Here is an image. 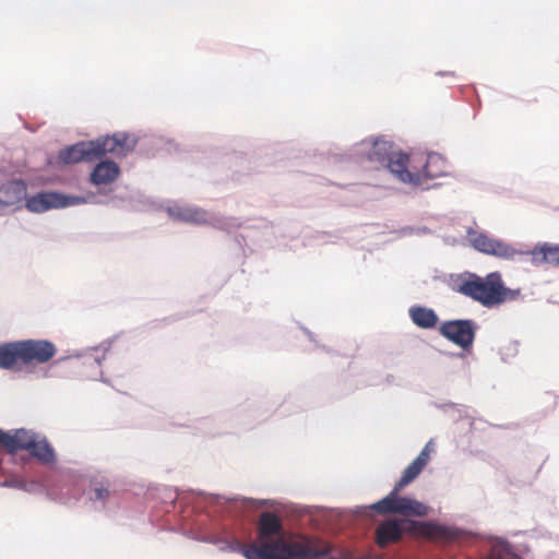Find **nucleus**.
<instances>
[{
    "label": "nucleus",
    "mask_w": 559,
    "mask_h": 559,
    "mask_svg": "<svg viewBox=\"0 0 559 559\" xmlns=\"http://www.w3.org/2000/svg\"><path fill=\"white\" fill-rule=\"evenodd\" d=\"M167 211L169 216L175 219L198 225L209 224L212 227L226 233H231L242 225L237 217L209 214L207 212L193 206L174 205L169 206Z\"/></svg>",
    "instance_id": "obj_6"
},
{
    "label": "nucleus",
    "mask_w": 559,
    "mask_h": 559,
    "mask_svg": "<svg viewBox=\"0 0 559 559\" xmlns=\"http://www.w3.org/2000/svg\"><path fill=\"white\" fill-rule=\"evenodd\" d=\"M110 347L111 341L107 340L98 346L88 347L84 350H73L68 356L58 358L53 364H60L71 358L81 359L83 366H87L93 369L92 372L86 373V377L98 380V376H103V371L100 369L102 361L106 358V353ZM99 380L106 384L109 383V380L103 377H100Z\"/></svg>",
    "instance_id": "obj_9"
},
{
    "label": "nucleus",
    "mask_w": 559,
    "mask_h": 559,
    "mask_svg": "<svg viewBox=\"0 0 559 559\" xmlns=\"http://www.w3.org/2000/svg\"><path fill=\"white\" fill-rule=\"evenodd\" d=\"M27 183L21 178L5 180L0 185V205L10 206L26 199Z\"/></svg>",
    "instance_id": "obj_14"
},
{
    "label": "nucleus",
    "mask_w": 559,
    "mask_h": 559,
    "mask_svg": "<svg viewBox=\"0 0 559 559\" xmlns=\"http://www.w3.org/2000/svg\"><path fill=\"white\" fill-rule=\"evenodd\" d=\"M408 316L417 328L424 330H432L439 322L437 312L432 308L421 305H414L409 307Z\"/></svg>",
    "instance_id": "obj_17"
},
{
    "label": "nucleus",
    "mask_w": 559,
    "mask_h": 559,
    "mask_svg": "<svg viewBox=\"0 0 559 559\" xmlns=\"http://www.w3.org/2000/svg\"><path fill=\"white\" fill-rule=\"evenodd\" d=\"M424 467L421 465H418L417 462L413 461L405 469L404 474L407 475L412 480L417 478V476L421 473Z\"/></svg>",
    "instance_id": "obj_30"
},
{
    "label": "nucleus",
    "mask_w": 559,
    "mask_h": 559,
    "mask_svg": "<svg viewBox=\"0 0 559 559\" xmlns=\"http://www.w3.org/2000/svg\"><path fill=\"white\" fill-rule=\"evenodd\" d=\"M293 512L298 516L308 518L309 523L319 528L328 526L331 530H342L358 524L359 521H368L373 513L399 514L403 519L423 518L428 515L429 507L414 498L383 497L369 506H357L350 509H329L318 506H295Z\"/></svg>",
    "instance_id": "obj_2"
},
{
    "label": "nucleus",
    "mask_w": 559,
    "mask_h": 559,
    "mask_svg": "<svg viewBox=\"0 0 559 559\" xmlns=\"http://www.w3.org/2000/svg\"><path fill=\"white\" fill-rule=\"evenodd\" d=\"M471 246L480 253L489 255L496 238L489 237L486 233L468 228L466 231Z\"/></svg>",
    "instance_id": "obj_21"
},
{
    "label": "nucleus",
    "mask_w": 559,
    "mask_h": 559,
    "mask_svg": "<svg viewBox=\"0 0 559 559\" xmlns=\"http://www.w3.org/2000/svg\"><path fill=\"white\" fill-rule=\"evenodd\" d=\"M23 364L21 341H12L0 344V368L14 369L17 361Z\"/></svg>",
    "instance_id": "obj_18"
},
{
    "label": "nucleus",
    "mask_w": 559,
    "mask_h": 559,
    "mask_svg": "<svg viewBox=\"0 0 559 559\" xmlns=\"http://www.w3.org/2000/svg\"><path fill=\"white\" fill-rule=\"evenodd\" d=\"M402 235L408 236V235H415V227L413 226H406L401 229Z\"/></svg>",
    "instance_id": "obj_33"
},
{
    "label": "nucleus",
    "mask_w": 559,
    "mask_h": 559,
    "mask_svg": "<svg viewBox=\"0 0 559 559\" xmlns=\"http://www.w3.org/2000/svg\"><path fill=\"white\" fill-rule=\"evenodd\" d=\"M519 350H520V342L519 341H509L508 343L502 345L499 349L501 360L503 362H510L518 356Z\"/></svg>",
    "instance_id": "obj_25"
},
{
    "label": "nucleus",
    "mask_w": 559,
    "mask_h": 559,
    "mask_svg": "<svg viewBox=\"0 0 559 559\" xmlns=\"http://www.w3.org/2000/svg\"><path fill=\"white\" fill-rule=\"evenodd\" d=\"M114 143L117 146V156L124 157L134 151L138 140L130 139L127 132H116L114 133Z\"/></svg>",
    "instance_id": "obj_22"
},
{
    "label": "nucleus",
    "mask_w": 559,
    "mask_h": 559,
    "mask_svg": "<svg viewBox=\"0 0 559 559\" xmlns=\"http://www.w3.org/2000/svg\"><path fill=\"white\" fill-rule=\"evenodd\" d=\"M95 159V151L91 141H80L69 145L58 153V160L64 165Z\"/></svg>",
    "instance_id": "obj_13"
},
{
    "label": "nucleus",
    "mask_w": 559,
    "mask_h": 559,
    "mask_svg": "<svg viewBox=\"0 0 559 559\" xmlns=\"http://www.w3.org/2000/svg\"><path fill=\"white\" fill-rule=\"evenodd\" d=\"M3 486H8V487H10V486H12V485H11V483H9V481H4V483H3Z\"/></svg>",
    "instance_id": "obj_38"
},
{
    "label": "nucleus",
    "mask_w": 559,
    "mask_h": 559,
    "mask_svg": "<svg viewBox=\"0 0 559 559\" xmlns=\"http://www.w3.org/2000/svg\"><path fill=\"white\" fill-rule=\"evenodd\" d=\"M436 74L440 75V76H444V75L454 76V72H447V71H438Z\"/></svg>",
    "instance_id": "obj_36"
},
{
    "label": "nucleus",
    "mask_w": 559,
    "mask_h": 559,
    "mask_svg": "<svg viewBox=\"0 0 559 559\" xmlns=\"http://www.w3.org/2000/svg\"><path fill=\"white\" fill-rule=\"evenodd\" d=\"M501 273L490 272L480 276L474 272L465 271L451 275L450 286L453 292L468 297L487 309L497 307Z\"/></svg>",
    "instance_id": "obj_5"
},
{
    "label": "nucleus",
    "mask_w": 559,
    "mask_h": 559,
    "mask_svg": "<svg viewBox=\"0 0 559 559\" xmlns=\"http://www.w3.org/2000/svg\"><path fill=\"white\" fill-rule=\"evenodd\" d=\"M429 457L430 453H428L427 450H421L414 461L417 462L418 465L425 467L429 461Z\"/></svg>",
    "instance_id": "obj_31"
},
{
    "label": "nucleus",
    "mask_w": 559,
    "mask_h": 559,
    "mask_svg": "<svg viewBox=\"0 0 559 559\" xmlns=\"http://www.w3.org/2000/svg\"><path fill=\"white\" fill-rule=\"evenodd\" d=\"M428 539L437 544H447L461 539L464 531L453 525L433 521L393 518L382 522L376 531V544L380 548L400 540L403 535Z\"/></svg>",
    "instance_id": "obj_4"
},
{
    "label": "nucleus",
    "mask_w": 559,
    "mask_h": 559,
    "mask_svg": "<svg viewBox=\"0 0 559 559\" xmlns=\"http://www.w3.org/2000/svg\"><path fill=\"white\" fill-rule=\"evenodd\" d=\"M412 481L413 480L403 473L399 481H396L394 485L393 489L385 497H400V491Z\"/></svg>",
    "instance_id": "obj_27"
},
{
    "label": "nucleus",
    "mask_w": 559,
    "mask_h": 559,
    "mask_svg": "<svg viewBox=\"0 0 559 559\" xmlns=\"http://www.w3.org/2000/svg\"><path fill=\"white\" fill-rule=\"evenodd\" d=\"M521 297V289L520 288H509L504 285L503 280H500L499 285V294H498V300L497 306H500L507 301H514Z\"/></svg>",
    "instance_id": "obj_24"
},
{
    "label": "nucleus",
    "mask_w": 559,
    "mask_h": 559,
    "mask_svg": "<svg viewBox=\"0 0 559 559\" xmlns=\"http://www.w3.org/2000/svg\"><path fill=\"white\" fill-rule=\"evenodd\" d=\"M37 437V432L25 428L11 431L0 429V444L11 454L16 453L19 450L29 452L31 449H34Z\"/></svg>",
    "instance_id": "obj_12"
},
{
    "label": "nucleus",
    "mask_w": 559,
    "mask_h": 559,
    "mask_svg": "<svg viewBox=\"0 0 559 559\" xmlns=\"http://www.w3.org/2000/svg\"><path fill=\"white\" fill-rule=\"evenodd\" d=\"M429 234H432V230L427 226L415 227V235L417 236H424Z\"/></svg>",
    "instance_id": "obj_32"
},
{
    "label": "nucleus",
    "mask_w": 559,
    "mask_h": 559,
    "mask_svg": "<svg viewBox=\"0 0 559 559\" xmlns=\"http://www.w3.org/2000/svg\"><path fill=\"white\" fill-rule=\"evenodd\" d=\"M120 174L118 164L110 159L98 162L90 175V181L94 186L109 185L114 182Z\"/></svg>",
    "instance_id": "obj_16"
},
{
    "label": "nucleus",
    "mask_w": 559,
    "mask_h": 559,
    "mask_svg": "<svg viewBox=\"0 0 559 559\" xmlns=\"http://www.w3.org/2000/svg\"><path fill=\"white\" fill-rule=\"evenodd\" d=\"M213 424L214 419L212 418H201L198 420V429L204 435L214 436L217 432L213 431Z\"/></svg>",
    "instance_id": "obj_29"
},
{
    "label": "nucleus",
    "mask_w": 559,
    "mask_h": 559,
    "mask_svg": "<svg viewBox=\"0 0 559 559\" xmlns=\"http://www.w3.org/2000/svg\"><path fill=\"white\" fill-rule=\"evenodd\" d=\"M412 481L413 480L403 473L399 481H396L394 485L393 489L385 497H400V491Z\"/></svg>",
    "instance_id": "obj_28"
},
{
    "label": "nucleus",
    "mask_w": 559,
    "mask_h": 559,
    "mask_svg": "<svg viewBox=\"0 0 559 559\" xmlns=\"http://www.w3.org/2000/svg\"><path fill=\"white\" fill-rule=\"evenodd\" d=\"M23 354V365L36 362L39 365L51 360L57 354V347L53 342L45 338L21 340Z\"/></svg>",
    "instance_id": "obj_11"
},
{
    "label": "nucleus",
    "mask_w": 559,
    "mask_h": 559,
    "mask_svg": "<svg viewBox=\"0 0 559 559\" xmlns=\"http://www.w3.org/2000/svg\"><path fill=\"white\" fill-rule=\"evenodd\" d=\"M477 330L478 324L473 319L443 321L439 326V333L463 349V352L460 353H447V356L463 358L465 356L464 352H471Z\"/></svg>",
    "instance_id": "obj_7"
},
{
    "label": "nucleus",
    "mask_w": 559,
    "mask_h": 559,
    "mask_svg": "<svg viewBox=\"0 0 559 559\" xmlns=\"http://www.w3.org/2000/svg\"><path fill=\"white\" fill-rule=\"evenodd\" d=\"M29 454L44 464H52L56 461L55 449L48 442L46 437L39 438L38 436L35 439V447L29 450Z\"/></svg>",
    "instance_id": "obj_20"
},
{
    "label": "nucleus",
    "mask_w": 559,
    "mask_h": 559,
    "mask_svg": "<svg viewBox=\"0 0 559 559\" xmlns=\"http://www.w3.org/2000/svg\"><path fill=\"white\" fill-rule=\"evenodd\" d=\"M525 255L532 257L534 265L547 263L559 267V243L538 242L534 248L527 249Z\"/></svg>",
    "instance_id": "obj_15"
},
{
    "label": "nucleus",
    "mask_w": 559,
    "mask_h": 559,
    "mask_svg": "<svg viewBox=\"0 0 559 559\" xmlns=\"http://www.w3.org/2000/svg\"><path fill=\"white\" fill-rule=\"evenodd\" d=\"M525 251L526 250L516 249L511 243L496 238L489 255L502 260L514 261L518 257L525 255Z\"/></svg>",
    "instance_id": "obj_19"
},
{
    "label": "nucleus",
    "mask_w": 559,
    "mask_h": 559,
    "mask_svg": "<svg viewBox=\"0 0 559 559\" xmlns=\"http://www.w3.org/2000/svg\"><path fill=\"white\" fill-rule=\"evenodd\" d=\"M183 501L181 534L221 551L241 554L246 559H338V555H332L336 547L321 538H309L305 545L292 544L281 516L271 511L260 514L254 540L240 542L235 523L252 511L273 507L271 500L191 491Z\"/></svg>",
    "instance_id": "obj_1"
},
{
    "label": "nucleus",
    "mask_w": 559,
    "mask_h": 559,
    "mask_svg": "<svg viewBox=\"0 0 559 559\" xmlns=\"http://www.w3.org/2000/svg\"><path fill=\"white\" fill-rule=\"evenodd\" d=\"M302 330H304V332L308 335V337H309V340H310L311 342H316V340H314V335H313V333H312V332H310V331H309L308 329H306V328H302Z\"/></svg>",
    "instance_id": "obj_35"
},
{
    "label": "nucleus",
    "mask_w": 559,
    "mask_h": 559,
    "mask_svg": "<svg viewBox=\"0 0 559 559\" xmlns=\"http://www.w3.org/2000/svg\"><path fill=\"white\" fill-rule=\"evenodd\" d=\"M445 412L451 411L453 414H456L455 420L463 419L468 416V408L462 404L449 403L442 405Z\"/></svg>",
    "instance_id": "obj_26"
},
{
    "label": "nucleus",
    "mask_w": 559,
    "mask_h": 559,
    "mask_svg": "<svg viewBox=\"0 0 559 559\" xmlns=\"http://www.w3.org/2000/svg\"><path fill=\"white\" fill-rule=\"evenodd\" d=\"M93 143V148L95 151V159L99 158L106 153H112L117 155V146L114 143V134L98 138L95 141H91Z\"/></svg>",
    "instance_id": "obj_23"
},
{
    "label": "nucleus",
    "mask_w": 559,
    "mask_h": 559,
    "mask_svg": "<svg viewBox=\"0 0 559 559\" xmlns=\"http://www.w3.org/2000/svg\"><path fill=\"white\" fill-rule=\"evenodd\" d=\"M83 495L90 508L99 512L114 506L118 500V493L114 485L103 476L92 478Z\"/></svg>",
    "instance_id": "obj_10"
},
{
    "label": "nucleus",
    "mask_w": 559,
    "mask_h": 559,
    "mask_svg": "<svg viewBox=\"0 0 559 559\" xmlns=\"http://www.w3.org/2000/svg\"><path fill=\"white\" fill-rule=\"evenodd\" d=\"M87 203L83 195L67 194L58 191H40L26 199L25 206L32 213H45L50 210L66 209Z\"/></svg>",
    "instance_id": "obj_8"
},
{
    "label": "nucleus",
    "mask_w": 559,
    "mask_h": 559,
    "mask_svg": "<svg viewBox=\"0 0 559 559\" xmlns=\"http://www.w3.org/2000/svg\"><path fill=\"white\" fill-rule=\"evenodd\" d=\"M423 450H427L428 453H430L432 450H433V441L432 440H429L425 447L423 448Z\"/></svg>",
    "instance_id": "obj_34"
},
{
    "label": "nucleus",
    "mask_w": 559,
    "mask_h": 559,
    "mask_svg": "<svg viewBox=\"0 0 559 559\" xmlns=\"http://www.w3.org/2000/svg\"><path fill=\"white\" fill-rule=\"evenodd\" d=\"M335 159L340 162H352L367 168L388 169L401 182L411 183L420 191L439 188V182L430 183L440 174H433L429 170V165H425L420 173H412L407 165L409 156L402 152L395 151L394 145L390 141L383 139H365L354 144L348 151L335 155Z\"/></svg>",
    "instance_id": "obj_3"
},
{
    "label": "nucleus",
    "mask_w": 559,
    "mask_h": 559,
    "mask_svg": "<svg viewBox=\"0 0 559 559\" xmlns=\"http://www.w3.org/2000/svg\"><path fill=\"white\" fill-rule=\"evenodd\" d=\"M237 242L240 245V240H245V237L242 235H238L236 237Z\"/></svg>",
    "instance_id": "obj_37"
}]
</instances>
